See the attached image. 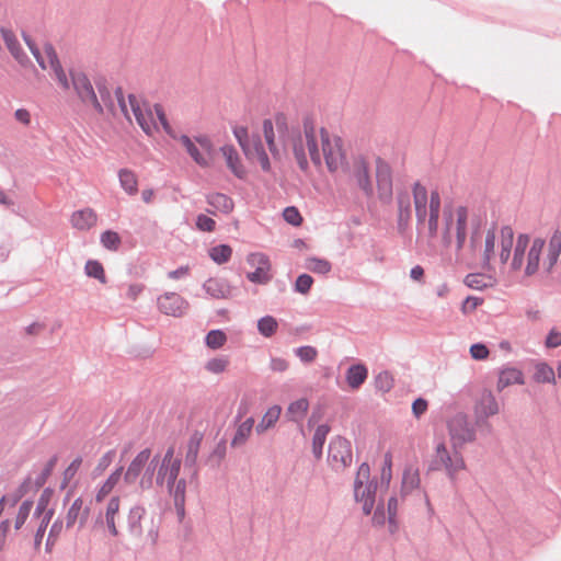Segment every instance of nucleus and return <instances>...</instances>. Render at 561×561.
Wrapping results in <instances>:
<instances>
[{
    "label": "nucleus",
    "mask_w": 561,
    "mask_h": 561,
    "mask_svg": "<svg viewBox=\"0 0 561 561\" xmlns=\"http://www.w3.org/2000/svg\"><path fill=\"white\" fill-rule=\"evenodd\" d=\"M1 35H2V38H3L8 49L10 50L11 55L21 65H24L28 59H27L26 55L23 53L15 34L10 30L2 28Z\"/></svg>",
    "instance_id": "nucleus-32"
},
{
    "label": "nucleus",
    "mask_w": 561,
    "mask_h": 561,
    "mask_svg": "<svg viewBox=\"0 0 561 561\" xmlns=\"http://www.w3.org/2000/svg\"><path fill=\"white\" fill-rule=\"evenodd\" d=\"M232 249L228 244H219L209 250L210 259L217 264H224L230 260Z\"/></svg>",
    "instance_id": "nucleus-42"
},
{
    "label": "nucleus",
    "mask_w": 561,
    "mask_h": 561,
    "mask_svg": "<svg viewBox=\"0 0 561 561\" xmlns=\"http://www.w3.org/2000/svg\"><path fill=\"white\" fill-rule=\"evenodd\" d=\"M524 383L525 378L522 370L514 367H505L499 374L496 390L501 392L510 386Z\"/></svg>",
    "instance_id": "nucleus-29"
},
{
    "label": "nucleus",
    "mask_w": 561,
    "mask_h": 561,
    "mask_svg": "<svg viewBox=\"0 0 561 561\" xmlns=\"http://www.w3.org/2000/svg\"><path fill=\"white\" fill-rule=\"evenodd\" d=\"M420 484V476L416 469L408 468L403 472L402 491L409 493Z\"/></svg>",
    "instance_id": "nucleus-44"
},
{
    "label": "nucleus",
    "mask_w": 561,
    "mask_h": 561,
    "mask_svg": "<svg viewBox=\"0 0 561 561\" xmlns=\"http://www.w3.org/2000/svg\"><path fill=\"white\" fill-rule=\"evenodd\" d=\"M412 196L415 209V216L419 222H424L426 217L428 232L431 237L438 233V218L440 214V195L438 191H432L430 196L427 190L420 182L412 186Z\"/></svg>",
    "instance_id": "nucleus-5"
},
{
    "label": "nucleus",
    "mask_w": 561,
    "mask_h": 561,
    "mask_svg": "<svg viewBox=\"0 0 561 561\" xmlns=\"http://www.w3.org/2000/svg\"><path fill=\"white\" fill-rule=\"evenodd\" d=\"M153 459V465H157L156 483L161 486L174 484L182 465L181 458L175 455L174 447H169L160 461L157 458Z\"/></svg>",
    "instance_id": "nucleus-13"
},
{
    "label": "nucleus",
    "mask_w": 561,
    "mask_h": 561,
    "mask_svg": "<svg viewBox=\"0 0 561 561\" xmlns=\"http://www.w3.org/2000/svg\"><path fill=\"white\" fill-rule=\"evenodd\" d=\"M330 432V427L325 424L319 425L316 428L313 438H312V451L316 458H320L322 455V448L327 439V435Z\"/></svg>",
    "instance_id": "nucleus-38"
},
{
    "label": "nucleus",
    "mask_w": 561,
    "mask_h": 561,
    "mask_svg": "<svg viewBox=\"0 0 561 561\" xmlns=\"http://www.w3.org/2000/svg\"><path fill=\"white\" fill-rule=\"evenodd\" d=\"M5 505L3 496L0 500V551L5 548L12 528L18 531L24 526L33 508V502L24 501L18 507L11 505L5 508Z\"/></svg>",
    "instance_id": "nucleus-7"
},
{
    "label": "nucleus",
    "mask_w": 561,
    "mask_h": 561,
    "mask_svg": "<svg viewBox=\"0 0 561 561\" xmlns=\"http://www.w3.org/2000/svg\"><path fill=\"white\" fill-rule=\"evenodd\" d=\"M254 426V419L248 417L245 421H243L236 431V434L231 440V445L233 447L243 445L247 439L250 437L252 430Z\"/></svg>",
    "instance_id": "nucleus-37"
},
{
    "label": "nucleus",
    "mask_w": 561,
    "mask_h": 561,
    "mask_svg": "<svg viewBox=\"0 0 561 561\" xmlns=\"http://www.w3.org/2000/svg\"><path fill=\"white\" fill-rule=\"evenodd\" d=\"M50 497H51V491L49 489L44 490L38 499L37 506H36L35 513H34L35 515L41 516V518H42L45 515V513L49 511L46 508L50 501Z\"/></svg>",
    "instance_id": "nucleus-56"
},
{
    "label": "nucleus",
    "mask_w": 561,
    "mask_h": 561,
    "mask_svg": "<svg viewBox=\"0 0 561 561\" xmlns=\"http://www.w3.org/2000/svg\"><path fill=\"white\" fill-rule=\"evenodd\" d=\"M296 355L300 358L304 363H311L313 362L318 356V351L313 346H301L296 350Z\"/></svg>",
    "instance_id": "nucleus-52"
},
{
    "label": "nucleus",
    "mask_w": 561,
    "mask_h": 561,
    "mask_svg": "<svg viewBox=\"0 0 561 561\" xmlns=\"http://www.w3.org/2000/svg\"><path fill=\"white\" fill-rule=\"evenodd\" d=\"M115 96L124 116L131 122L133 114L136 123L148 136H153L159 131L161 126L168 135L175 138V134L168 123L160 105H151L134 94H129L126 99L121 89L115 91Z\"/></svg>",
    "instance_id": "nucleus-2"
},
{
    "label": "nucleus",
    "mask_w": 561,
    "mask_h": 561,
    "mask_svg": "<svg viewBox=\"0 0 561 561\" xmlns=\"http://www.w3.org/2000/svg\"><path fill=\"white\" fill-rule=\"evenodd\" d=\"M391 466H392L391 456L387 454L385 456V462H383V466H382L381 472H380V482H381V484H385L386 486H388L391 481V477H392Z\"/></svg>",
    "instance_id": "nucleus-57"
},
{
    "label": "nucleus",
    "mask_w": 561,
    "mask_h": 561,
    "mask_svg": "<svg viewBox=\"0 0 561 561\" xmlns=\"http://www.w3.org/2000/svg\"><path fill=\"white\" fill-rule=\"evenodd\" d=\"M88 516L89 508L84 506L81 497H77L66 514L67 528L73 527L77 522H79L80 527H82L85 524Z\"/></svg>",
    "instance_id": "nucleus-28"
},
{
    "label": "nucleus",
    "mask_w": 561,
    "mask_h": 561,
    "mask_svg": "<svg viewBox=\"0 0 561 561\" xmlns=\"http://www.w3.org/2000/svg\"><path fill=\"white\" fill-rule=\"evenodd\" d=\"M430 468L432 470H445L448 477L455 480L456 474L466 469V463L460 453L450 454L445 443L440 442L435 447Z\"/></svg>",
    "instance_id": "nucleus-11"
},
{
    "label": "nucleus",
    "mask_w": 561,
    "mask_h": 561,
    "mask_svg": "<svg viewBox=\"0 0 561 561\" xmlns=\"http://www.w3.org/2000/svg\"><path fill=\"white\" fill-rule=\"evenodd\" d=\"M306 268L309 271L325 275L331 271V263L325 259H319V257H308L306 260Z\"/></svg>",
    "instance_id": "nucleus-45"
},
{
    "label": "nucleus",
    "mask_w": 561,
    "mask_h": 561,
    "mask_svg": "<svg viewBox=\"0 0 561 561\" xmlns=\"http://www.w3.org/2000/svg\"><path fill=\"white\" fill-rule=\"evenodd\" d=\"M151 454L150 448H145L133 458L124 473L126 484H134L138 481L141 490L152 488L157 465H153L154 459L151 460Z\"/></svg>",
    "instance_id": "nucleus-8"
},
{
    "label": "nucleus",
    "mask_w": 561,
    "mask_h": 561,
    "mask_svg": "<svg viewBox=\"0 0 561 561\" xmlns=\"http://www.w3.org/2000/svg\"><path fill=\"white\" fill-rule=\"evenodd\" d=\"M233 135L238 140V144L244 150L247 146H249L252 139H249L248 129L243 126L236 127L233 129Z\"/></svg>",
    "instance_id": "nucleus-59"
},
{
    "label": "nucleus",
    "mask_w": 561,
    "mask_h": 561,
    "mask_svg": "<svg viewBox=\"0 0 561 561\" xmlns=\"http://www.w3.org/2000/svg\"><path fill=\"white\" fill-rule=\"evenodd\" d=\"M206 293L215 299H228L232 296V286L225 278L213 277L204 283Z\"/></svg>",
    "instance_id": "nucleus-25"
},
{
    "label": "nucleus",
    "mask_w": 561,
    "mask_h": 561,
    "mask_svg": "<svg viewBox=\"0 0 561 561\" xmlns=\"http://www.w3.org/2000/svg\"><path fill=\"white\" fill-rule=\"evenodd\" d=\"M100 240L102 245L110 251H117L122 243L119 234L113 230L102 232Z\"/></svg>",
    "instance_id": "nucleus-46"
},
{
    "label": "nucleus",
    "mask_w": 561,
    "mask_h": 561,
    "mask_svg": "<svg viewBox=\"0 0 561 561\" xmlns=\"http://www.w3.org/2000/svg\"><path fill=\"white\" fill-rule=\"evenodd\" d=\"M208 204L213 207V210L210 213H222V214H229L233 209V202L232 199L221 193H214L208 196Z\"/></svg>",
    "instance_id": "nucleus-34"
},
{
    "label": "nucleus",
    "mask_w": 561,
    "mask_h": 561,
    "mask_svg": "<svg viewBox=\"0 0 561 561\" xmlns=\"http://www.w3.org/2000/svg\"><path fill=\"white\" fill-rule=\"evenodd\" d=\"M277 328L278 323L276 319L271 316L263 317L257 322L259 332L266 337L272 336L276 332Z\"/></svg>",
    "instance_id": "nucleus-48"
},
{
    "label": "nucleus",
    "mask_w": 561,
    "mask_h": 561,
    "mask_svg": "<svg viewBox=\"0 0 561 561\" xmlns=\"http://www.w3.org/2000/svg\"><path fill=\"white\" fill-rule=\"evenodd\" d=\"M169 490V493L173 496L175 508L181 517L184 516L185 512V492H186V481L184 479H180L174 482V484L165 485Z\"/></svg>",
    "instance_id": "nucleus-31"
},
{
    "label": "nucleus",
    "mask_w": 561,
    "mask_h": 561,
    "mask_svg": "<svg viewBox=\"0 0 561 561\" xmlns=\"http://www.w3.org/2000/svg\"><path fill=\"white\" fill-rule=\"evenodd\" d=\"M348 171L350 175L355 180L358 187L367 195H373V184L369 173V161L363 156L358 154L353 158L351 167H346L343 171Z\"/></svg>",
    "instance_id": "nucleus-16"
},
{
    "label": "nucleus",
    "mask_w": 561,
    "mask_h": 561,
    "mask_svg": "<svg viewBox=\"0 0 561 561\" xmlns=\"http://www.w3.org/2000/svg\"><path fill=\"white\" fill-rule=\"evenodd\" d=\"M196 226L202 231L211 232L215 229L216 222L206 215H199L196 219Z\"/></svg>",
    "instance_id": "nucleus-61"
},
{
    "label": "nucleus",
    "mask_w": 561,
    "mask_h": 561,
    "mask_svg": "<svg viewBox=\"0 0 561 561\" xmlns=\"http://www.w3.org/2000/svg\"><path fill=\"white\" fill-rule=\"evenodd\" d=\"M75 229L85 231L93 228L98 222V215L92 208H84L75 211L70 218Z\"/></svg>",
    "instance_id": "nucleus-27"
},
{
    "label": "nucleus",
    "mask_w": 561,
    "mask_h": 561,
    "mask_svg": "<svg viewBox=\"0 0 561 561\" xmlns=\"http://www.w3.org/2000/svg\"><path fill=\"white\" fill-rule=\"evenodd\" d=\"M469 208L461 204H447L444 206L442 219L438 218V233L444 247L455 243L456 250L463 249L469 226Z\"/></svg>",
    "instance_id": "nucleus-3"
},
{
    "label": "nucleus",
    "mask_w": 561,
    "mask_h": 561,
    "mask_svg": "<svg viewBox=\"0 0 561 561\" xmlns=\"http://www.w3.org/2000/svg\"><path fill=\"white\" fill-rule=\"evenodd\" d=\"M69 82L70 87H73L75 91L83 103L93 107L98 113L103 112L102 105L96 98L94 89L89 78L84 73L71 72Z\"/></svg>",
    "instance_id": "nucleus-15"
},
{
    "label": "nucleus",
    "mask_w": 561,
    "mask_h": 561,
    "mask_svg": "<svg viewBox=\"0 0 561 561\" xmlns=\"http://www.w3.org/2000/svg\"><path fill=\"white\" fill-rule=\"evenodd\" d=\"M499 403L490 390H483L474 407V413L478 419H488L497 414Z\"/></svg>",
    "instance_id": "nucleus-22"
},
{
    "label": "nucleus",
    "mask_w": 561,
    "mask_h": 561,
    "mask_svg": "<svg viewBox=\"0 0 561 561\" xmlns=\"http://www.w3.org/2000/svg\"><path fill=\"white\" fill-rule=\"evenodd\" d=\"M282 413V408L279 405H273L271 407L265 414L263 415L262 420L256 426V432L259 434L264 433L268 428L273 427L275 423L278 421Z\"/></svg>",
    "instance_id": "nucleus-36"
},
{
    "label": "nucleus",
    "mask_w": 561,
    "mask_h": 561,
    "mask_svg": "<svg viewBox=\"0 0 561 561\" xmlns=\"http://www.w3.org/2000/svg\"><path fill=\"white\" fill-rule=\"evenodd\" d=\"M262 130H263V136L267 144L270 152L274 157H276L278 154V148L275 142V133H274L273 121L270 118L264 119L263 124H262Z\"/></svg>",
    "instance_id": "nucleus-41"
},
{
    "label": "nucleus",
    "mask_w": 561,
    "mask_h": 561,
    "mask_svg": "<svg viewBox=\"0 0 561 561\" xmlns=\"http://www.w3.org/2000/svg\"><path fill=\"white\" fill-rule=\"evenodd\" d=\"M33 56L35 57L36 61L38 62L39 67L43 70L50 69L55 79L57 80L59 87L64 91L70 90V82L69 78L64 70L57 53L51 44H45L42 49L36 47L28 38H25Z\"/></svg>",
    "instance_id": "nucleus-9"
},
{
    "label": "nucleus",
    "mask_w": 561,
    "mask_h": 561,
    "mask_svg": "<svg viewBox=\"0 0 561 561\" xmlns=\"http://www.w3.org/2000/svg\"><path fill=\"white\" fill-rule=\"evenodd\" d=\"M534 379L537 382L556 383V374L551 366L547 363H539L536 365Z\"/></svg>",
    "instance_id": "nucleus-39"
},
{
    "label": "nucleus",
    "mask_w": 561,
    "mask_h": 561,
    "mask_svg": "<svg viewBox=\"0 0 561 561\" xmlns=\"http://www.w3.org/2000/svg\"><path fill=\"white\" fill-rule=\"evenodd\" d=\"M116 457V451L114 449H111L106 451L99 460L93 469L94 476H101L104 473V471L111 466V463L114 461Z\"/></svg>",
    "instance_id": "nucleus-50"
},
{
    "label": "nucleus",
    "mask_w": 561,
    "mask_h": 561,
    "mask_svg": "<svg viewBox=\"0 0 561 561\" xmlns=\"http://www.w3.org/2000/svg\"><path fill=\"white\" fill-rule=\"evenodd\" d=\"M179 140L199 167L207 168L213 163L215 150L211 140L207 136H199L193 140L183 135Z\"/></svg>",
    "instance_id": "nucleus-12"
},
{
    "label": "nucleus",
    "mask_w": 561,
    "mask_h": 561,
    "mask_svg": "<svg viewBox=\"0 0 561 561\" xmlns=\"http://www.w3.org/2000/svg\"><path fill=\"white\" fill-rule=\"evenodd\" d=\"M368 370L363 364L351 366L346 371V381L352 389H358L367 379Z\"/></svg>",
    "instance_id": "nucleus-35"
},
{
    "label": "nucleus",
    "mask_w": 561,
    "mask_h": 561,
    "mask_svg": "<svg viewBox=\"0 0 561 561\" xmlns=\"http://www.w3.org/2000/svg\"><path fill=\"white\" fill-rule=\"evenodd\" d=\"M370 467L364 462L358 467L357 474L354 481V495L356 502L362 504L365 515H369L375 505V495L377 485L369 480Z\"/></svg>",
    "instance_id": "nucleus-10"
},
{
    "label": "nucleus",
    "mask_w": 561,
    "mask_h": 561,
    "mask_svg": "<svg viewBox=\"0 0 561 561\" xmlns=\"http://www.w3.org/2000/svg\"><path fill=\"white\" fill-rule=\"evenodd\" d=\"M84 270L88 276L96 278L102 284L106 283L105 272L100 262L90 260L85 263Z\"/></svg>",
    "instance_id": "nucleus-49"
},
{
    "label": "nucleus",
    "mask_w": 561,
    "mask_h": 561,
    "mask_svg": "<svg viewBox=\"0 0 561 561\" xmlns=\"http://www.w3.org/2000/svg\"><path fill=\"white\" fill-rule=\"evenodd\" d=\"M122 506V499L119 495H112L105 503L103 511L99 513L96 522L105 526L111 536L117 537L119 530L117 522L119 520V512Z\"/></svg>",
    "instance_id": "nucleus-19"
},
{
    "label": "nucleus",
    "mask_w": 561,
    "mask_h": 561,
    "mask_svg": "<svg viewBox=\"0 0 561 561\" xmlns=\"http://www.w3.org/2000/svg\"><path fill=\"white\" fill-rule=\"evenodd\" d=\"M448 427L454 447H460L466 443H470L476 437L474 428L463 414L455 415L449 421Z\"/></svg>",
    "instance_id": "nucleus-18"
},
{
    "label": "nucleus",
    "mask_w": 561,
    "mask_h": 561,
    "mask_svg": "<svg viewBox=\"0 0 561 561\" xmlns=\"http://www.w3.org/2000/svg\"><path fill=\"white\" fill-rule=\"evenodd\" d=\"M465 283L474 289H482L486 286L485 278L481 274H469Z\"/></svg>",
    "instance_id": "nucleus-60"
},
{
    "label": "nucleus",
    "mask_w": 561,
    "mask_h": 561,
    "mask_svg": "<svg viewBox=\"0 0 561 561\" xmlns=\"http://www.w3.org/2000/svg\"><path fill=\"white\" fill-rule=\"evenodd\" d=\"M313 284V278L308 274H301L297 277L295 283L296 291L307 294Z\"/></svg>",
    "instance_id": "nucleus-55"
},
{
    "label": "nucleus",
    "mask_w": 561,
    "mask_h": 561,
    "mask_svg": "<svg viewBox=\"0 0 561 561\" xmlns=\"http://www.w3.org/2000/svg\"><path fill=\"white\" fill-rule=\"evenodd\" d=\"M308 408L309 402L307 401V399H299L289 404L287 409V414L289 415L290 420L299 421L305 416V414L308 411Z\"/></svg>",
    "instance_id": "nucleus-43"
},
{
    "label": "nucleus",
    "mask_w": 561,
    "mask_h": 561,
    "mask_svg": "<svg viewBox=\"0 0 561 561\" xmlns=\"http://www.w3.org/2000/svg\"><path fill=\"white\" fill-rule=\"evenodd\" d=\"M158 309L165 316L182 317L188 302L176 293H165L157 299Z\"/></svg>",
    "instance_id": "nucleus-21"
},
{
    "label": "nucleus",
    "mask_w": 561,
    "mask_h": 561,
    "mask_svg": "<svg viewBox=\"0 0 561 561\" xmlns=\"http://www.w3.org/2000/svg\"><path fill=\"white\" fill-rule=\"evenodd\" d=\"M561 256V229H556L548 241L541 255L540 270L546 274H551Z\"/></svg>",
    "instance_id": "nucleus-17"
},
{
    "label": "nucleus",
    "mask_w": 561,
    "mask_h": 561,
    "mask_svg": "<svg viewBox=\"0 0 561 561\" xmlns=\"http://www.w3.org/2000/svg\"><path fill=\"white\" fill-rule=\"evenodd\" d=\"M483 302V299L481 298H478V297H473V296H469L467 297L462 305H461V311L465 313V314H468V313H471L473 312L480 305H482Z\"/></svg>",
    "instance_id": "nucleus-58"
},
{
    "label": "nucleus",
    "mask_w": 561,
    "mask_h": 561,
    "mask_svg": "<svg viewBox=\"0 0 561 561\" xmlns=\"http://www.w3.org/2000/svg\"><path fill=\"white\" fill-rule=\"evenodd\" d=\"M202 440L201 434H194L188 443L187 458L195 459L198 453L199 444Z\"/></svg>",
    "instance_id": "nucleus-63"
},
{
    "label": "nucleus",
    "mask_w": 561,
    "mask_h": 561,
    "mask_svg": "<svg viewBox=\"0 0 561 561\" xmlns=\"http://www.w3.org/2000/svg\"><path fill=\"white\" fill-rule=\"evenodd\" d=\"M545 345L548 348H556L561 345V332L557 329L550 330L546 337Z\"/></svg>",
    "instance_id": "nucleus-62"
},
{
    "label": "nucleus",
    "mask_w": 561,
    "mask_h": 561,
    "mask_svg": "<svg viewBox=\"0 0 561 561\" xmlns=\"http://www.w3.org/2000/svg\"><path fill=\"white\" fill-rule=\"evenodd\" d=\"M295 159L302 171L309 169L308 157L317 169L325 164L331 173L345 169L346 152L341 137L325 128H317L311 121L304 122L302 135L293 144Z\"/></svg>",
    "instance_id": "nucleus-1"
},
{
    "label": "nucleus",
    "mask_w": 561,
    "mask_h": 561,
    "mask_svg": "<svg viewBox=\"0 0 561 561\" xmlns=\"http://www.w3.org/2000/svg\"><path fill=\"white\" fill-rule=\"evenodd\" d=\"M283 217L288 224L296 226V227L300 226L302 222V217H301L299 210L294 206L285 208L284 213H283Z\"/></svg>",
    "instance_id": "nucleus-54"
},
{
    "label": "nucleus",
    "mask_w": 561,
    "mask_h": 561,
    "mask_svg": "<svg viewBox=\"0 0 561 561\" xmlns=\"http://www.w3.org/2000/svg\"><path fill=\"white\" fill-rule=\"evenodd\" d=\"M376 176L380 197H389L392 193V181L389 165L382 161H378Z\"/></svg>",
    "instance_id": "nucleus-30"
},
{
    "label": "nucleus",
    "mask_w": 561,
    "mask_h": 561,
    "mask_svg": "<svg viewBox=\"0 0 561 561\" xmlns=\"http://www.w3.org/2000/svg\"><path fill=\"white\" fill-rule=\"evenodd\" d=\"M470 354L474 359H485L489 356V350L484 344H473L470 347Z\"/></svg>",
    "instance_id": "nucleus-64"
},
{
    "label": "nucleus",
    "mask_w": 561,
    "mask_h": 561,
    "mask_svg": "<svg viewBox=\"0 0 561 561\" xmlns=\"http://www.w3.org/2000/svg\"><path fill=\"white\" fill-rule=\"evenodd\" d=\"M399 204V221L400 224H408L411 219V206L408 195H400L398 198Z\"/></svg>",
    "instance_id": "nucleus-51"
},
{
    "label": "nucleus",
    "mask_w": 561,
    "mask_h": 561,
    "mask_svg": "<svg viewBox=\"0 0 561 561\" xmlns=\"http://www.w3.org/2000/svg\"><path fill=\"white\" fill-rule=\"evenodd\" d=\"M206 345L211 350H218L227 342V335L221 330H211L205 339Z\"/></svg>",
    "instance_id": "nucleus-47"
},
{
    "label": "nucleus",
    "mask_w": 561,
    "mask_h": 561,
    "mask_svg": "<svg viewBox=\"0 0 561 561\" xmlns=\"http://www.w3.org/2000/svg\"><path fill=\"white\" fill-rule=\"evenodd\" d=\"M329 463L334 470H342L352 463L351 443L343 437H334L329 445Z\"/></svg>",
    "instance_id": "nucleus-14"
},
{
    "label": "nucleus",
    "mask_w": 561,
    "mask_h": 561,
    "mask_svg": "<svg viewBox=\"0 0 561 561\" xmlns=\"http://www.w3.org/2000/svg\"><path fill=\"white\" fill-rule=\"evenodd\" d=\"M81 463H82V458L77 457L67 467V469L64 472V482H62V486L64 488L73 479V477L76 476V473L80 469Z\"/></svg>",
    "instance_id": "nucleus-53"
},
{
    "label": "nucleus",
    "mask_w": 561,
    "mask_h": 561,
    "mask_svg": "<svg viewBox=\"0 0 561 561\" xmlns=\"http://www.w3.org/2000/svg\"><path fill=\"white\" fill-rule=\"evenodd\" d=\"M546 240L541 237L530 238L527 233L517 236L511 262L513 271H524L525 276H534L540 271L541 255Z\"/></svg>",
    "instance_id": "nucleus-4"
},
{
    "label": "nucleus",
    "mask_w": 561,
    "mask_h": 561,
    "mask_svg": "<svg viewBox=\"0 0 561 561\" xmlns=\"http://www.w3.org/2000/svg\"><path fill=\"white\" fill-rule=\"evenodd\" d=\"M230 359L228 356H217L208 359L205 363V369L209 374L219 375L228 370Z\"/></svg>",
    "instance_id": "nucleus-40"
},
{
    "label": "nucleus",
    "mask_w": 561,
    "mask_h": 561,
    "mask_svg": "<svg viewBox=\"0 0 561 561\" xmlns=\"http://www.w3.org/2000/svg\"><path fill=\"white\" fill-rule=\"evenodd\" d=\"M248 160L257 162L264 172L271 171V162L260 138L252 139L243 150Z\"/></svg>",
    "instance_id": "nucleus-23"
},
{
    "label": "nucleus",
    "mask_w": 561,
    "mask_h": 561,
    "mask_svg": "<svg viewBox=\"0 0 561 561\" xmlns=\"http://www.w3.org/2000/svg\"><path fill=\"white\" fill-rule=\"evenodd\" d=\"M118 180L127 195L134 196L138 193V176L133 170L121 169L118 171Z\"/></svg>",
    "instance_id": "nucleus-33"
},
{
    "label": "nucleus",
    "mask_w": 561,
    "mask_h": 561,
    "mask_svg": "<svg viewBox=\"0 0 561 561\" xmlns=\"http://www.w3.org/2000/svg\"><path fill=\"white\" fill-rule=\"evenodd\" d=\"M247 262L254 270L247 274L250 282L255 284H267L271 280V263L266 255L262 253H251L248 255Z\"/></svg>",
    "instance_id": "nucleus-20"
},
{
    "label": "nucleus",
    "mask_w": 561,
    "mask_h": 561,
    "mask_svg": "<svg viewBox=\"0 0 561 561\" xmlns=\"http://www.w3.org/2000/svg\"><path fill=\"white\" fill-rule=\"evenodd\" d=\"M124 468H116L95 490L94 502L103 503L118 485Z\"/></svg>",
    "instance_id": "nucleus-24"
},
{
    "label": "nucleus",
    "mask_w": 561,
    "mask_h": 561,
    "mask_svg": "<svg viewBox=\"0 0 561 561\" xmlns=\"http://www.w3.org/2000/svg\"><path fill=\"white\" fill-rule=\"evenodd\" d=\"M220 151L226 160L229 170L238 178L244 179L247 170L240 159V156L236 148L231 145H226L220 148Z\"/></svg>",
    "instance_id": "nucleus-26"
},
{
    "label": "nucleus",
    "mask_w": 561,
    "mask_h": 561,
    "mask_svg": "<svg viewBox=\"0 0 561 561\" xmlns=\"http://www.w3.org/2000/svg\"><path fill=\"white\" fill-rule=\"evenodd\" d=\"M514 243V231L510 226H503L499 230L489 229L484 237L483 257L491 263L499 257L501 264L508 262Z\"/></svg>",
    "instance_id": "nucleus-6"
}]
</instances>
